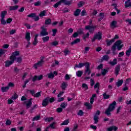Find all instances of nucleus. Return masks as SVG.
Returning <instances> with one entry per match:
<instances>
[{"instance_id":"42","label":"nucleus","mask_w":131,"mask_h":131,"mask_svg":"<svg viewBox=\"0 0 131 131\" xmlns=\"http://www.w3.org/2000/svg\"><path fill=\"white\" fill-rule=\"evenodd\" d=\"M61 2L60 1H59L58 2L56 3L55 4H54L53 5L54 8H55V9H57V8H58V7H59V6H61Z\"/></svg>"},{"instance_id":"36","label":"nucleus","mask_w":131,"mask_h":131,"mask_svg":"<svg viewBox=\"0 0 131 131\" xmlns=\"http://www.w3.org/2000/svg\"><path fill=\"white\" fill-rule=\"evenodd\" d=\"M48 78L52 79V78H54V77H55V75H54V74L52 72H51L48 74Z\"/></svg>"},{"instance_id":"26","label":"nucleus","mask_w":131,"mask_h":131,"mask_svg":"<svg viewBox=\"0 0 131 131\" xmlns=\"http://www.w3.org/2000/svg\"><path fill=\"white\" fill-rule=\"evenodd\" d=\"M109 64H110V65H111L112 66H114V65H116V64H117V59L116 58L114 59L113 61H110L109 62Z\"/></svg>"},{"instance_id":"54","label":"nucleus","mask_w":131,"mask_h":131,"mask_svg":"<svg viewBox=\"0 0 131 131\" xmlns=\"http://www.w3.org/2000/svg\"><path fill=\"white\" fill-rule=\"evenodd\" d=\"M40 17H43V16H46V11H43L41 12L39 14Z\"/></svg>"},{"instance_id":"39","label":"nucleus","mask_w":131,"mask_h":131,"mask_svg":"<svg viewBox=\"0 0 131 131\" xmlns=\"http://www.w3.org/2000/svg\"><path fill=\"white\" fill-rule=\"evenodd\" d=\"M109 59H110V57H109V56H108V55H105L102 57V59L104 61H108Z\"/></svg>"},{"instance_id":"59","label":"nucleus","mask_w":131,"mask_h":131,"mask_svg":"<svg viewBox=\"0 0 131 131\" xmlns=\"http://www.w3.org/2000/svg\"><path fill=\"white\" fill-rule=\"evenodd\" d=\"M78 36V34L77 32H75L74 34L72 35V37H74V38H76Z\"/></svg>"},{"instance_id":"41","label":"nucleus","mask_w":131,"mask_h":131,"mask_svg":"<svg viewBox=\"0 0 131 131\" xmlns=\"http://www.w3.org/2000/svg\"><path fill=\"white\" fill-rule=\"evenodd\" d=\"M15 60H16V62H17V63H19V64H20L22 62V57H18L17 58L16 57Z\"/></svg>"},{"instance_id":"19","label":"nucleus","mask_w":131,"mask_h":131,"mask_svg":"<svg viewBox=\"0 0 131 131\" xmlns=\"http://www.w3.org/2000/svg\"><path fill=\"white\" fill-rule=\"evenodd\" d=\"M106 41V46H107V47H109L111 46V45L113 44V42L115 41V40H114V39H112L110 40H109V39H107Z\"/></svg>"},{"instance_id":"7","label":"nucleus","mask_w":131,"mask_h":131,"mask_svg":"<svg viewBox=\"0 0 131 131\" xmlns=\"http://www.w3.org/2000/svg\"><path fill=\"white\" fill-rule=\"evenodd\" d=\"M96 28H97V26H86L85 27V29L86 30H89V32L90 33H93L94 32V31L96 30Z\"/></svg>"},{"instance_id":"49","label":"nucleus","mask_w":131,"mask_h":131,"mask_svg":"<svg viewBox=\"0 0 131 131\" xmlns=\"http://www.w3.org/2000/svg\"><path fill=\"white\" fill-rule=\"evenodd\" d=\"M36 108H37V104H35L33 107H31L30 113H32V111H33L34 109H36Z\"/></svg>"},{"instance_id":"63","label":"nucleus","mask_w":131,"mask_h":131,"mask_svg":"<svg viewBox=\"0 0 131 131\" xmlns=\"http://www.w3.org/2000/svg\"><path fill=\"white\" fill-rule=\"evenodd\" d=\"M11 123H12V122L10 120H7L6 122V125H11Z\"/></svg>"},{"instance_id":"2","label":"nucleus","mask_w":131,"mask_h":131,"mask_svg":"<svg viewBox=\"0 0 131 131\" xmlns=\"http://www.w3.org/2000/svg\"><path fill=\"white\" fill-rule=\"evenodd\" d=\"M115 106H116V102L114 101L112 103L110 104L108 107L105 112V114L107 116L111 115V112L115 109Z\"/></svg>"},{"instance_id":"52","label":"nucleus","mask_w":131,"mask_h":131,"mask_svg":"<svg viewBox=\"0 0 131 131\" xmlns=\"http://www.w3.org/2000/svg\"><path fill=\"white\" fill-rule=\"evenodd\" d=\"M89 36H90V33H87L86 35H84L83 36V39H84L85 41H86V38H88Z\"/></svg>"},{"instance_id":"13","label":"nucleus","mask_w":131,"mask_h":131,"mask_svg":"<svg viewBox=\"0 0 131 131\" xmlns=\"http://www.w3.org/2000/svg\"><path fill=\"white\" fill-rule=\"evenodd\" d=\"M88 63H89V62H86L84 63H79L78 65L76 64L75 66L74 69H75V68H82L83 66H85H85H87Z\"/></svg>"},{"instance_id":"23","label":"nucleus","mask_w":131,"mask_h":131,"mask_svg":"<svg viewBox=\"0 0 131 131\" xmlns=\"http://www.w3.org/2000/svg\"><path fill=\"white\" fill-rule=\"evenodd\" d=\"M122 83H123V80L122 79L119 80L117 82H116V85L119 88V86H121L122 85Z\"/></svg>"},{"instance_id":"34","label":"nucleus","mask_w":131,"mask_h":131,"mask_svg":"<svg viewBox=\"0 0 131 131\" xmlns=\"http://www.w3.org/2000/svg\"><path fill=\"white\" fill-rule=\"evenodd\" d=\"M50 24H52V19L51 18H49L45 20V25H50Z\"/></svg>"},{"instance_id":"3","label":"nucleus","mask_w":131,"mask_h":131,"mask_svg":"<svg viewBox=\"0 0 131 131\" xmlns=\"http://www.w3.org/2000/svg\"><path fill=\"white\" fill-rule=\"evenodd\" d=\"M121 43V41L120 40H118L114 43L113 46H112L111 50L113 52V55H117V53L115 52L116 51V47L118 46H120Z\"/></svg>"},{"instance_id":"57","label":"nucleus","mask_w":131,"mask_h":131,"mask_svg":"<svg viewBox=\"0 0 131 131\" xmlns=\"http://www.w3.org/2000/svg\"><path fill=\"white\" fill-rule=\"evenodd\" d=\"M56 111L58 113H61V112L63 111V108H62V107H58L56 109Z\"/></svg>"},{"instance_id":"4","label":"nucleus","mask_w":131,"mask_h":131,"mask_svg":"<svg viewBox=\"0 0 131 131\" xmlns=\"http://www.w3.org/2000/svg\"><path fill=\"white\" fill-rule=\"evenodd\" d=\"M7 14H8V11H3L1 12V24H2V25H5V24H7V21H6V20H5V17H6V15H7Z\"/></svg>"},{"instance_id":"32","label":"nucleus","mask_w":131,"mask_h":131,"mask_svg":"<svg viewBox=\"0 0 131 131\" xmlns=\"http://www.w3.org/2000/svg\"><path fill=\"white\" fill-rule=\"evenodd\" d=\"M84 106H85V107H86L87 109L88 110L92 109V104L89 102H85L84 103Z\"/></svg>"},{"instance_id":"47","label":"nucleus","mask_w":131,"mask_h":131,"mask_svg":"<svg viewBox=\"0 0 131 131\" xmlns=\"http://www.w3.org/2000/svg\"><path fill=\"white\" fill-rule=\"evenodd\" d=\"M28 92H29L30 94H31L32 96H33L34 97V95H35V92L34 91V90H28Z\"/></svg>"},{"instance_id":"53","label":"nucleus","mask_w":131,"mask_h":131,"mask_svg":"<svg viewBox=\"0 0 131 131\" xmlns=\"http://www.w3.org/2000/svg\"><path fill=\"white\" fill-rule=\"evenodd\" d=\"M39 118H40V116H37L33 118L32 121H35V120H39Z\"/></svg>"},{"instance_id":"1","label":"nucleus","mask_w":131,"mask_h":131,"mask_svg":"<svg viewBox=\"0 0 131 131\" xmlns=\"http://www.w3.org/2000/svg\"><path fill=\"white\" fill-rule=\"evenodd\" d=\"M19 55H20V51H15L14 52L12 53V54L10 56V58L11 61L7 60L5 61V67H10V65L14 63L16 60V57H17V56H19Z\"/></svg>"},{"instance_id":"18","label":"nucleus","mask_w":131,"mask_h":131,"mask_svg":"<svg viewBox=\"0 0 131 131\" xmlns=\"http://www.w3.org/2000/svg\"><path fill=\"white\" fill-rule=\"evenodd\" d=\"M32 98H30L28 101V103L26 104L27 109H29V108L31 107V105H32Z\"/></svg>"},{"instance_id":"25","label":"nucleus","mask_w":131,"mask_h":131,"mask_svg":"<svg viewBox=\"0 0 131 131\" xmlns=\"http://www.w3.org/2000/svg\"><path fill=\"white\" fill-rule=\"evenodd\" d=\"M78 42H80V39L77 38L75 39L71 43V46H73V45H76V43H78Z\"/></svg>"},{"instance_id":"12","label":"nucleus","mask_w":131,"mask_h":131,"mask_svg":"<svg viewBox=\"0 0 131 131\" xmlns=\"http://www.w3.org/2000/svg\"><path fill=\"white\" fill-rule=\"evenodd\" d=\"M43 63V59H41L37 63H35L33 67L35 69H37V67H40V66H42Z\"/></svg>"},{"instance_id":"40","label":"nucleus","mask_w":131,"mask_h":131,"mask_svg":"<svg viewBox=\"0 0 131 131\" xmlns=\"http://www.w3.org/2000/svg\"><path fill=\"white\" fill-rule=\"evenodd\" d=\"M40 5H41V1H37L36 2H35L34 3V6H35V7H38L39 6H40Z\"/></svg>"},{"instance_id":"37","label":"nucleus","mask_w":131,"mask_h":131,"mask_svg":"<svg viewBox=\"0 0 131 131\" xmlns=\"http://www.w3.org/2000/svg\"><path fill=\"white\" fill-rule=\"evenodd\" d=\"M82 73H83L82 72V71H78L76 72V76H77V77H81V75H82Z\"/></svg>"},{"instance_id":"56","label":"nucleus","mask_w":131,"mask_h":131,"mask_svg":"<svg viewBox=\"0 0 131 131\" xmlns=\"http://www.w3.org/2000/svg\"><path fill=\"white\" fill-rule=\"evenodd\" d=\"M34 97L35 98H38L39 97H41V94H40V92H38L35 94Z\"/></svg>"},{"instance_id":"46","label":"nucleus","mask_w":131,"mask_h":131,"mask_svg":"<svg viewBox=\"0 0 131 131\" xmlns=\"http://www.w3.org/2000/svg\"><path fill=\"white\" fill-rule=\"evenodd\" d=\"M51 45H52V46H53L54 47H56V46H58L59 45V42H58L57 41H54L51 42Z\"/></svg>"},{"instance_id":"27","label":"nucleus","mask_w":131,"mask_h":131,"mask_svg":"<svg viewBox=\"0 0 131 131\" xmlns=\"http://www.w3.org/2000/svg\"><path fill=\"white\" fill-rule=\"evenodd\" d=\"M42 40L43 41V42H47V41H49V40H50V36H47L43 37L42 38Z\"/></svg>"},{"instance_id":"38","label":"nucleus","mask_w":131,"mask_h":131,"mask_svg":"<svg viewBox=\"0 0 131 131\" xmlns=\"http://www.w3.org/2000/svg\"><path fill=\"white\" fill-rule=\"evenodd\" d=\"M67 102H63L60 104V107L62 109H65L66 108V106H67Z\"/></svg>"},{"instance_id":"62","label":"nucleus","mask_w":131,"mask_h":131,"mask_svg":"<svg viewBox=\"0 0 131 131\" xmlns=\"http://www.w3.org/2000/svg\"><path fill=\"white\" fill-rule=\"evenodd\" d=\"M82 86L84 89H86V90H88V89H89V87L88 86V85H87L86 84H85V83H83V84H82Z\"/></svg>"},{"instance_id":"22","label":"nucleus","mask_w":131,"mask_h":131,"mask_svg":"<svg viewBox=\"0 0 131 131\" xmlns=\"http://www.w3.org/2000/svg\"><path fill=\"white\" fill-rule=\"evenodd\" d=\"M9 90H10V87L9 86H7L5 87H2L1 88V91L3 93H6L7 92H8V91H9Z\"/></svg>"},{"instance_id":"20","label":"nucleus","mask_w":131,"mask_h":131,"mask_svg":"<svg viewBox=\"0 0 131 131\" xmlns=\"http://www.w3.org/2000/svg\"><path fill=\"white\" fill-rule=\"evenodd\" d=\"M18 8H19V6L18 5L9 7L10 11H16V10H18Z\"/></svg>"},{"instance_id":"8","label":"nucleus","mask_w":131,"mask_h":131,"mask_svg":"<svg viewBox=\"0 0 131 131\" xmlns=\"http://www.w3.org/2000/svg\"><path fill=\"white\" fill-rule=\"evenodd\" d=\"M100 114H101V112H100V111H97L94 117L95 124H97V123H98V121H99V115H100Z\"/></svg>"},{"instance_id":"33","label":"nucleus","mask_w":131,"mask_h":131,"mask_svg":"<svg viewBox=\"0 0 131 131\" xmlns=\"http://www.w3.org/2000/svg\"><path fill=\"white\" fill-rule=\"evenodd\" d=\"M108 70L106 69H102V71L101 72V74L103 76H105V75H106V74L108 73Z\"/></svg>"},{"instance_id":"48","label":"nucleus","mask_w":131,"mask_h":131,"mask_svg":"<svg viewBox=\"0 0 131 131\" xmlns=\"http://www.w3.org/2000/svg\"><path fill=\"white\" fill-rule=\"evenodd\" d=\"M69 123V120H64L61 124V125H67Z\"/></svg>"},{"instance_id":"28","label":"nucleus","mask_w":131,"mask_h":131,"mask_svg":"<svg viewBox=\"0 0 131 131\" xmlns=\"http://www.w3.org/2000/svg\"><path fill=\"white\" fill-rule=\"evenodd\" d=\"M116 24H117L116 21H113L111 24V27L113 29L116 28Z\"/></svg>"},{"instance_id":"35","label":"nucleus","mask_w":131,"mask_h":131,"mask_svg":"<svg viewBox=\"0 0 131 131\" xmlns=\"http://www.w3.org/2000/svg\"><path fill=\"white\" fill-rule=\"evenodd\" d=\"M130 53H131V46L126 51V56H127L128 57H129L130 56Z\"/></svg>"},{"instance_id":"50","label":"nucleus","mask_w":131,"mask_h":131,"mask_svg":"<svg viewBox=\"0 0 131 131\" xmlns=\"http://www.w3.org/2000/svg\"><path fill=\"white\" fill-rule=\"evenodd\" d=\"M57 31H58V30H57V29H54L52 30V36H56V34H57Z\"/></svg>"},{"instance_id":"14","label":"nucleus","mask_w":131,"mask_h":131,"mask_svg":"<svg viewBox=\"0 0 131 131\" xmlns=\"http://www.w3.org/2000/svg\"><path fill=\"white\" fill-rule=\"evenodd\" d=\"M49 98L46 97L42 100V106H43V107H47V106L49 105Z\"/></svg>"},{"instance_id":"30","label":"nucleus","mask_w":131,"mask_h":131,"mask_svg":"<svg viewBox=\"0 0 131 131\" xmlns=\"http://www.w3.org/2000/svg\"><path fill=\"white\" fill-rule=\"evenodd\" d=\"M67 85H68V84H67L65 82H63L61 84V89L63 90V91H65V90H66V88H67Z\"/></svg>"},{"instance_id":"58","label":"nucleus","mask_w":131,"mask_h":131,"mask_svg":"<svg viewBox=\"0 0 131 131\" xmlns=\"http://www.w3.org/2000/svg\"><path fill=\"white\" fill-rule=\"evenodd\" d=\"M12 21H13V19L9 18L7 19L6 22L7 23V24H10Z\"/></svg>"},{"instance_id":"61","label":"nucleus","mask_w":131,"mask_h":131,"mask_svg":"<svg viewBox=\"0 0 131 131\" xmlns=\"http://www.w3.org/2000/svg\"><path fill=\"white\" fill-rule=\"evenodd\" d=\"M50 0H46L44 2V4L45 5V6H48V5H49V4H50V3H51Z\"/></svg>"},{"instance_id":"64","label":"nucleus","mask_w":131,"mask_h":131,"mask_svg":"<svg viewBox=\"0 0 131 131\" xmlns=\"http://www.w3.org/2000/svg\"><path fill=\"white\" fill-rule=\"evenodd\" d=\"M18 98V95L17 94L15 93L14 96H12L13 100H16Z\"/></svg>"},{"instance_id":"21","label":"nucleus","mask_w":131,"mask_h":131,"mask_svg":"<svg viewBox=\"0 0 131 131\" xmlns=\"http://www.w3.org/2000/svg\"><path fill=\"white\" fill-rule=\"evenodd\" d=\"M80 12H81V10L79 9H78L76 10V11L74 12V16H75L76 17H78L80 14Z\"/></svg>"},{"instance_id":"15","label":"nucleus","mask_w":131,"mask_h":131,"mask_svg":"<svg viewBox=\"0 0 131 131\" xmlns=\"http://www.w3.org/2000/svg\"><path fill=\"white\" fill-rule=\"evenodd\" d=\"M59 2H60V4H63L66 6H70L72 3V1H68V0H60Z\"/></svg>"},{"instance_id":"16","label":"nucleus","mask_w":131,"mask_h":131,"mask_svg":"<svg viewBox=\"0 0 131 131\" xmlns=\"http://www.w3.org/2000/svg\"><path fill=\"white\" fill-rule=\"evenodd\" d=\"M120 71V65L117 64L115 68V74H116V76L118 75V73Z\"/></svg>"},{"instance_id":"24","label":"nucleus","mask_w":131,"mask_h":131,"mask_svg":"<svg viewBox=\"0 0 131 131\" xmlns=\"http://www.w3.org/2000/svg\"><path fill=\"white\" fill-rule=\"evenodd\" d=\"M129 7H131L130 0H127L125 2V8H129Z\"/></svg>"},{"instance_id":"29","label":"nucleus","mask_w":131,"mask_h":131,"mask_svg":"<svg viewBox=\"0 0 131 131\" xmlns=\"http://www.w3.org/2000/svg\"><path fill=\"white\" fill-rule=\"evenodd\" d=\"M31 37H30V33L29 32H26V39L27 41L30 40V39Z\"/></svg>"},{"instance_id":"44","label":"nucleus","mask_w":131,"mask_h":131,"mask_svg":"<svg viewBox=\"0 0 131 131\" xmlns=\"http://www.w3.org/2000/svg\"><path fill=\"white\" fill-rule=\"evenodd\" d=\"M103 99H105L106 100L109 99V98H110V95H107V94H106V93H104L103 94Z\"/></svg>"},{"instance_id":"9","label":"nucleus","mask_w":131,"mask_h":131,"mask_svg":"<svg viewBox=\"0 0 131 131\" xmlns=\"http://www.w3.org/2000/svg\"><path fill=\"white\" fill-rule=\"evenodd\" d=\"M27 17H28L29 18H34V21H35V22L39 20V16H36V14L35 13H31L28 15Z\"/></svg>"},{"instance_id":"43","label":"nucleus","mask_w":131,"mask_h":131,"mask_svg":"<svg viewBox=\"0 0 131 131\" xmlns=\"http://www.w3.org/2000/svg\"><path fill=\"white\" fill-rule=\"evenodd\" d=\"M45 121H48V122H51L52 120H54V117H49V118H46L45 119Z\"/></svg>"},{"instance_id":"5","label":"nucleus","mask_w":131,"mask_h":131,"mask_svg":"<svg viewBox=\"0 0 131 131\" xmlns=\"http://www.w3.org/2000/svg\"><path fill=\"white\" fill-rule=\"evenodd\" d=\"M102 35L103 34L101 32H98L97 34H96L93 38L92 39V42H95L96 39H98V40H101L102 39Z\"/></svg>"},{"instance_id":"6","label":"nucleus","mask_w":131,"mask_h":131,"mask_svg":"<svg viewBox=\"0 0 131 131\" xmlns=\"http://www.w3.org/2000/svg\"><path fill=\"white\" fill-rule=\"evenodd\" d=\"M41 31L40 33V36H47L49 35V32H48V29L45 28V27L43 26L41 27Z\"/></svg>"},{"instance_id":"51","label":"nucleus","mask_w":131,"mask_h":131,"mask_svg":"<svg viewBox=\"0 0 131 131\" xmlns=\"http://www.w3.org/2000/svg\"><path fill=\"white\" fill-rule=\"evenodd\" d=\"M77 115H78L79 116H82L83 115V112L82 111V110H79L77 113Z\"/></svg>"},{"instance_id":"31","label":"nucleus","mask_w":131,"mask_h":131,"mask_svg":"<svg viewBox=\"0 0 131 131\" xmlns=\"http://www.w3.org/2000/svg\"><path fill=\"white\" fill-rule=\"evenodd\" d=\"M47 98L48 99V101L49 103H54V102L56 101V99L54 97L50 98L49 97H47Z\"/></svg>"},{"instance_id":"60","label":"nucleus","mask_w":131,"mask_h":131,"mask_svg":"<svg viewBox=\"0 0 131 131\" xmlns=\"http://www.w3.org/2000/svg\"><path fill=\"white\" fill-rule=\"evenodd\" d=\"M64 79H65V80H70V77L69 76V75L67 74L64 76Z\"/></svg>"},{"instance_id":"10","label":"nucleus","mask_w":131,"mask_h":131,"mask_svg":"<svg viewBox=\"0 0 131 131\" xmlns=\"http://www.w3.org/2000/svg\"><path fill=\"white\" fill-rule=\"evenodd\" d=\"M85 67V70L84 72V74H86L88 73V75H90V74H91V69H90V67H91V66H90V63L88 62V63H87V65Z\"/></svg>"},{"instance_id":"11","label":"nucleus","mask_w":131,"mask_h":131,"mask_svg":"<svg viewBox=\"0 0 131 131\" xmlns=\"http://www.w3.org/2000/svg\"><path fill=\"white\" fill-rule=\"evenodd\" d=\"M43 77V76L42 75H40L39 76H34L33 78L32 79V81L34 82V81H36V80H41Z\"/></svg>"},{"instance_id":"17","label":"nucleus","mask_w":131,"mask_h":131,"mask_svg":"<svg viewBox=\"0 0 131 131\" xmlns=\"http://www.w3.org/2000/svg\"><path fill=\"white\" fill-rule=\"evenodd\" d=\"M118 129V127H116V126L113 125L108 128H107V131H116Z\"/></svg>"},{"instance_id":"45","label":"nucleus","mask_w":131,"mask_h":131,"mask_svg":"<svg viewBox=\"0 0 131 131\" xmlns=\"http://www.w3.org/2000/svg\"><path fill=\"white\" fill-rule=\"evenodd\" d=\"M77 33L78 34H82V33H83V29H78Z\"/></svg>"},{"instance_id":"55","label":"nucleus","mask_w":131,"mask_h":131,"mask_svg":"<svg viewBox=\"0 0 131 131\" xmlns=\"http://www.w3.org/2000/svg\"><path fill=\"white\" fill-rule=\"evenodd\" d=\"M83 5H84V2L82 1L79 2V3L78 4V7H79V8L83 6Z\"/></svg>"}]
</instances>
